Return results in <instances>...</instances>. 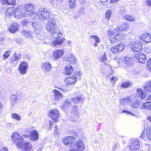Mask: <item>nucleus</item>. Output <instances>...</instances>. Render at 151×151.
I'll return each mask as SVG.
<instances>
[{
    "label": "nucleus",
    "instance_id": "1a4fd4ad",
    "mask_svg": "<svg viewBox=\"0 0 151 151\" xmlns=\"http://www.w3.org/2000/svg\"><path fill=\"white\" fill-rule=\"evenodd\" d=\"M146 136L145 137V132L144 131L140 137L145 140H146V138H147V140H151V126L150 125L148 126L146 129Z\"/></svg>",
    "mask_w": 151,
    "mask_h": 151
},
{
    "label": "nucleus",
    "instance_id": "f8f14e48",
    "mask_svg": "<svg viewBox=\"0 0 151 151\" xmlns=\"http://www.w3.org/2000/svg\"><path fill=\"white\" fill-rule=\"evenodd\" d=\"M19 147L21 151H32V145L31 143L26 142L22 144Z\"/></svg>",
    "mask_w": 151,
    "mask_h": 151
},
{
    "label": "nucleus",
    "instance_id": "58836bf2",
    "mask_svg": "<svg viewBox=\"0 0 151 151\" xmlns=\"http://www.w3.org/2000/svg\"><path fill=\"white\" fill-rule=\"evenodd\" d=\"M71 99H68L63 102V106L64 107H66L71 105Z\"/></svg>",
    "mask_w": 151,
    "mask_h": 151
},
{
    "label": "nucleus",
    "instance_id": "0eeeda50",
    "mask_svg": "<svg viewBox=\"0 0 151 151\" xmlns=\"http://www.w3.org/2000/svg\"><path fill=\"white\" fill-rule=\"evenodd\" d=\"M14 17L16 18H20L22 17H27L29 14L25 10H23L22 7H19L16 9Z\"/></svg>",
    "mask_w": 151,
    "mask_h": 151
},
{
    "label": "nucleus",
    "instance_id": "9b49d317",
    "mask_svg": "<svg viewBox=\"0 0 151 151\" xmlns=\"http://www.w3.org/2000/svg\"><path fill=\"white\" fill-rule=\"evenodd\" d=\"M49 116L55 122H57L59 118V113L58 110L54 109L49 112Z\"/></svg>",
    "mask_w": 151,
    "mask_h": 151
},
{
    "label": "nucleus",
    "instance_id": "2eb2a0df",
    "mask_svg": "<svg viewBox=\"0 0 151 151\" xmlns=\"http://www.w3.org/2000/svg\"><path fill=\"white\" fill-rule=\"evenodd\" d=\"M137 61L142 63H144L146 61V58L145 55L142 53L137 54L135 55Z\"/></svg>",
    "mask_w": 151,
    "mask_h": 151
},
{
    "label": "nucleus",
    "instance_id": "13d9d810",
    "mask_svg": "<svg viewBox=\"0 0 151 151\" xmlns=\"http://www.w3.org/2000/svg\"><path fill=\"white\" fill-rule=\"evenodd\" d=\"M5 40V38L3 34H0V42L4 41Z\"/></svg>",
    "mask_w": 151,
    "mask_h": 151
},
{
    "label": "nucleus",
    "instance_id": "09e8293b",
    "mask_svg": "<svg viewBox=\"0 0 151 151\" xmlns=\"http://www.w3.org/2000/svg\"><path fill=\"white\" fill-rule=\"evenodd\" d=\"M90 37L94 39L96 42L99 43L100 41V39L97 36L92 35L90 36Z\"/></svg>",
    "mask_w": 151,
    "mask_h": 151
},
{
    "label": "nucleus",
    "instance_id": "338daca9",
    "mask_svg": "<svg viewBox=\"0 0 151 151\" xmlns=\"http://www.w3.org/2000/svg\"><path fill=\"white\" fill-rule=\"evenodd\" d=\"M57 88L62 91H63L65 90V89L63 87H58Z\"/></svg>",
    "mask_w": 151,
    "mask_h": 151
},
{
    "label": "nucleus",
    "instance_id": "bf43d9fd",
    "mask_svg": "<svg viewBox=\"0 0 151 151\" xmlns=\"http://www.w3.org/2000/svg\"><path fill=\"white\" fill-rule=\"evenodd\" d=\"M75 2L73 3H70V8L72 9H73L74 8L75 6Z\"/></svg>",
    "mask_w": 151,
    "mask_h": 151
},
{
    "label": "nucleus",
    "instance_id": "423d86ee",
    "mask_svg": "<svg viewBox=\"0 0 151 151\" xmlns=\"http://www.w3.org/2000/svg\"><path fill=\"white\" fill-rule=\"evenodd\" d=\"M84 145L83 141L79 140L76 142L70 151H82L84 150Z\"/></svg>",
    "mask_w": 151,
    "mask_h": 151
},
{
    "label": "nucleus",
    "instance_id": "cd10ccee",
    "mask_svg": "<svg viewBox=\"0 0 151 151\" xmlns=\"http://www.w3.org/2000/svg\"><path fill=\"white\" fill-rule=\"evenodd\" d=\"M73 70L72 66L70 65H68L65 67L64 73L66 75H70L73 73Z\"/></svg>",
    "mask_w": 151,
    "mask_h": 151
},
{
    "label": "nucleus",
    "instance_id": "4c0bfd02",
    "mask_svg": "<svg viewBox=\"0 0 151 151\" xmlns=\"http://www.w3.org/2000/svg\"><path fill=\"white\" fill-rule=\"evenodd\" d=\"M132 86V84L130 82L128 81L127 82H123L121 85L122 88H128Z\"/></svg>",
    "mask_w": 151,
    "mask_h": 151
},
{
    "label": "nucleus",
    "instance_id": "c85d7f7f",
    "mask_svg": "<svg viewBox=\"0 0 151 151\" xmlns=\"http://www.w3.org/2000/svg\"><path fill=\"white\" fill-rule=\"evenodd\" d=\"M63 54V51L62 50H55L53 52V57L55 59L57 60L61 57Z\"/></svg>",
    "mask_w": 151,
    "mask_h": 151
},
{
    "label": "nucleus",
    "instance_id": "4468645a",
    "mask_svg": "<svg viewBox=\"0 0 151 151\" xmlns=\"http://www.w3.org/2000/svg\"><path fill=\"white\" fill-rule=\"evenodd\" d=\"M27 68L28 66L27 62L24 61L21 62L19 68L20 73L22 75L25 74Z\"/></svg>",
    "mask_w": 151,
    "mask_h": 151
},
{
    "label": "nucleus",
    "instance_id": "052dcab7",
    "mask_svg": "<svg viewBox=\"0 0 151 151\" xmlns=\"http://www.w3.org/2000/svg\"><path fill=\"white\" fill-rule=\"evenodd\" d=\"M116 60H117V62H116L117 63H118V66H119V65H118L119 64H120V63L121 62V61H122L121 59L119 58H116V59L115 61L116 62Z\"/></svg>",
    "mask_w": 151,
    "mask_h": 151
},
{
    "label": "nucleus",
    "instance_id": "a878e982",
    "mask_svg": "<svg viewBox=\"0 0 151 151\" xmlns=\"http://www.w3.org/2000/svg\"><path fill=\"white\" fill-rule=\"evenodd\" d=\"M30 138L31 140L36 141L38 138V133L36 130L31 131L30 132Z\"/></svg>",
    "mask_w": 151,
    "mask_h": 151
},
{
    "label": "nucleus",
    "instance_id": "f3484780",
    "mask_svg": "<svg viewBox=\"0 0 151 151\" xmlns=\"http://www.w3.org/2000/svg\"><path fill=\"white\" fill-rule=\"evenodd\" d=\"M140 142L137 139L134 140L129 145V147L132 150H138L140 146Z\"/></svg>",
    "mask_w": 151,
    "mask_h": 151
},
{
    "label": "nucleus",
    "instance_id": "f704fd0d",
    "mask_svg": "<svg viewBox=\"0 0 151 151\" xmlns=\"http://www.w3.org/2000/svg\"><path fill=\"white\" fill-rule=\"evenodd\" d=\"M2 3L7 5H14L16 2L15 0H1Z\"/></svg>",
    "mask_w": 151,
    "mask_h": 151
},
{
    "label": "nucleus",
    "instance_id": "a19ab883",
    "mask_svg": "<svg viewBox=\"0 0 151 151\" xmlns=\"http://www.w3.org/2000/svg\"><path fill=\"white\" fill-rule=\"evenodd\" d=\"M115 31L113 30H108L107 32V34L110 37H113L114 36H115L116 35H118V34H115Z\"/></svg>",
    "mask_w": 151,
    "mask_h": 151
},
{
    "label": "nucleus",
    "instance_id": "f257e3e1",
    "mask_svg": "<svg viewBox=\"0 0 151 151\" xmlns=\"http://www.w3.org/2000/svg\"><path fill=\"white\" fill-rule=\"evenodd\" d=\"M57 27L56 24L55 20L53 19H50L46 26L47 31L51 34L52 38L57 39L61 37L62 33L60 31L57 29Z\"/></svg>",
    "mask_w": 151,
    "mask_h": 151
},
{
    "label": "nucleus",
    "instance_id": "7ed1b4c3",
    "mask_svg": "<svg viewBox=\"0 0 151 151\" xmlns=\"http://www.w3.org/2000/svg\"><path fill=\"white\" fill-rule=\"evenodd\" d=\"M12 139L14 143L18 147H20L21 143L24 141L23 137L21 136L17 132L13 133L12 136Z\"/></svg>",
    "mask_w": 151,
    "mask_h": 151
},
{
    "label": "nucleus",
    "instance_id": "e433bc0d",
    "mask_svg": "<svg viewBox=\"0 0 151 151\" xmlns=\"http://www.w3.org/2000/svg\"><path fill=\"white\" fill-rule=\"evenodd\" d=\"M72 113L78 118L79 116V110L77 107L75 106L73 107Z\"/></svg>",
    "mask_w": 151,
    "mask_h": 151
},
{
    "label": "nucleus",
    "instance_id": "ddd939ff",
    "mask_svg": "<svg viewBox=\"0 0 151 151\" xmlns=\"http://www.w3.org/2000/svg\"><path fill=\"white\" fill-rule=\"evenodd\" d=\"M142 45L141 42L137 41L133 43L131 48L133 51L138 52L140 51L141 49Z\"/></svg>",
    "mask_w": 151,
    "mask_h": 151
},
{
    "label": "nucleus",
    "instance_id": "ea45409f",
    "mask_svg": "<svg viewBox=\"0 0 151 151\" xmlns=\"http://www.w3.org/2000/svg\"><path fill=\"white\" fill-rule=\"evenodd\" d=\"M123 60L124 63L128 65L131 64L132 61V59L129 57L124 58Z\"/></svg>",
    "mask_w": 151,
    "mask_h": 151
},
{
    "label": "nucleus",
    "instance_id": "bb28decb",
    "mask_svg": "<svg viewBox=\"0 0 151 151\" xmlns=\"http://www.w3.org/2000/svg\"><path fill=\"white\" fill-rule=\"evenodd\" d=\"M21 32L22 35L27 38L30 39L32 37V33L28 30L22 29L21 30Z\"/></svg>",
    "mask_w": 151,
    "mask_h": 151
},
{
    "label": "nucleus",
    "instance_id": "c756f323",
    "mask_svg": "<svg viewBox=\"0 0 151 151\" xmlns=\"http://www.w3.org/2000/svg\"><path fill=\"white\" fill-rule=\"evenodd\" d=\"M65 40L64 38H62L60 39L54 41L52 42L53 46L58 47Z\"/></svg>",
    "mask_w": 151,
    "mask_h": 151
},
{
    "label": "nucleus",
    "instance_id": "4d7b16f0",
    "mask_svg": "<svg viewBox=\"0 0 151 151\" xmlns=\"http://www.w3.org/2000/svg\"><path fill=\"white\" fill-rule=\"evenodd\" d=\"M145 1L146 5L149 7L151 6V0H146Z\"/></svg>",
    "mask_w": 151,
    "mask_h": 151
},
{
    "label": "nucleus",
    "instance_id": "79ce46f5",
    "mask_svg": "<svg viewBox=\"0 0 151 151\" xmlns=\"http://www.w3.org/2000/svg\"><path fill=\"white\" fill-rule=\"evenodd\" d=\"M11 51L8 50L6 51L4 54L2 58L3 59H4L5 58H8L9 56L11 55Z\"/></svg>",
    "mask_w": 151,
    "mask_h": 151
},
{
    "label": "nucleus",
    "instance_id": "393cba45",
    "mask_svg": "<svg viewBox=\"0 0 151 151\" xmlns=\"http://www.w3.org/2000/svg\"><path fill=\"white\" fill-rule=\"evenodd\" d=\"M141 39L147 42L151 41V35L148 33H143L140 36Z\"/></svg>",
    "mask_w": 151,
    "mask_h": 151
},
{
    "label": "nucleus",
    "instance_id": "5701e85b",
    "mask_svg": "<svg viewBox=\"0 0 151 151\" xmlns=\"http://www.w3.org/2000/svg\"><path fill=\"white\" fill-rule=\"evenodd\" d=\"M55 96L54 100L55 101H61L62 99L63 96L61 93L59 91L55 89L53 91Z\"/></svg>",
    "mask_w": 151,
    "mask_h": 151
},
{
    "label": "nucleus",
    "instance_id": "6e6d98bb",
    "mask_svg": "<svg viewBox=\"0 0 151 151\" xmlns=\"http://www.w3.org/2000/svg\"><path fill=\"white\" fill-rule=\"evenodd\" d=\"M122 25V27H123L124 31H125L126 30H127L129 28V25L128 24H123Z\"/></svg>",
    "mask_w": 151,
    "mask_h": 151
},
{
    "label": "nucleus",
    "instance_id": "b1692460",
    "mask_svg": "<svg viewBox=\"0 0 151 151\" xmlns=\"http://www.w3.org/2000/svg\"><path fill=\"white\" fill-rule=\"evenodd\" d=\"M15 9L13 7L8 8L5 12L6 16L9 17L14 15Z\"/></svg>",
    "mask_w": 151,
    "mask_h": 151
},
{
    "label": "nucleus",
    "instance_id": "3c124183",
    "mask_svg": "<svg viewBox=\"0 0 151 151\" xmlns=\"http://www.w3.org/2000/svg\"><path fill=\"white\" fill-rule=\"evenodd\" d=\"M29 14L28 16L30 17V18L34 20L36 18V13L32 12L30 14Z\"/></svg>",
    "mask_w": 151,
    "mask_h": 151
},
{
    "label": "nucleus",
    "instance_id": "a211bd4d",
    "mask_svg": "<svg viewBox=\"0 0 151 151\" xmlns=\"http://www.w3.org/2000/svg\"><path fill=\"white\" fill-rule=\"evenodd\" d=\"M65 60L73 64H76L77 63L76 57L73 54L71 55H67L64 57Z\"/></svg>",
    "mask_w": 151,
    "mask_h": 151
},
{
    "label": "nucleus",
    "instance_id": "774afa93",
    "mask_svg": "<svg viewBox=\"0 0 151 151\" xmlns=\"http://www.w3.org/2000/svg\"><path fill=\"white\" fill-rule=\"evenodd\" d=\"M147 70H149L151 72V66H147Z\"/></svg>",
    "mask_w": 151,
    "mask_h": 151
},
{
    "label": "nucleus",
    "instance_id": "473e14b6",
    "mask_svg": "<svg viewBox=\"0 0 151 151\" xmlns=\"http://www.w3.org/2000/svg\"><path fill=\"white\" fill-rule=\"evenodd\" d=\"M137 93L138 95L142 99H144L146 96L147 94L146 92H144L141 89H137Z\"/></svg>",
    "mask_w": 151,
    "mask_h": 151
},
{
    "label": "nucleus",
    "instance_id": "6e6552de",
    "mask_svg": "<svg viewBox=\"0 0 151 151\" xmlns=\"http://www.w3.org/2000/svg\"><path fill=\"white\" fill-rule=\"evenodd\" d=\"M125 47V45L124 43H121L113 46L110 49V51L113 53L116 54L118 52L123 51Z\"/></svg>",
    "mask_w": 151,
    "mask_h": 151
},
{
    "label": "nucleus",
    "instance_id": "c03bdc74",
    "mask_svg": "<svg viewBox=\"0 0 151 151\" xmlns=\"http://www.w3.org/2000/svg\"><path fill=\"white\" fill-rule=\"evenodd\" d=\"M11 116L12 118L17 120H20L21 119L20 116L16 113H14L12 114Z\"/></svg>",
    "mask_w": 151,
    "mask_h": 151
},
{
    "label": "nucleus",
    "instance_id": "0e129e2a",
    "mask_svg": "<svg viewBox=\"0 0 151 151\" xmlns=\"http://www.w3.org/2000/svg\"><path fill=\"white\" fill-rule=\"evenodd\" d=\"M146 100H151V95H149L146 99Z\"/></svg>",
    "mask_w": 151,
    "mask_h": 151
},
{
    "label": "nucleus",
    "instance_id": "a18cd8bd",
    "mask_svg": "<svg viewBox=\"0 0 151 151\" xmlns=\"http://www.w3.org/2000/svg\"><path fill=\"white\" fill-rule=\"evenodd\" d=\"M119 39H118L117 36H114L113 37H111L110 38V41L113 44L115 42H116L118 41Z\"/></svg>",
    "mask_w": 151,
    "mask_h": 151
},
{
    "label": "nucleus",
    "instance_id": "864d4df0",
    "mask_svg": "<svg viewBox=\"0 0 151 151\" xmlns=\"http://www.w3.org/2000/svg\"><path fill=\"white\" fill-rule=\"evenodd\" d=\"M122 113H125L128 115H134V114H133L131 111H130L123 110L122 111Z\"/></svg>",
    "mask_w": 151,
    "mask_h": 151
},
{
    "label": "nucleus",
    "instance_id": "6ab92c4d",
    "mask_svg": "<svg viewBox=\"0 0 151 151\" xmlns=\"http://www.w3.org/2000/svg\"><path fill=\"white\" fill-rule=\"evenodd\" d=\"M42 70L45 72H48L50 70L52 69V66L49 62L43 63L41 65Z\"/></svg>",
    "mask_w": 151,
    "mask_h": 151
},
{
    "label": "nucleus",
    "instance_id": "4be33fe9",
    "mask_svg": "<svg viewBox=\"0 0 151 151\" xmlns=\"http://www.w3.org/2000/svg\"><path fill=\"white\" fill-rule=\"evenodd\" d=\"M73 96L74 97L72 98L71 100L74 104H77L83 101V100L80 95H76V94L75 93L73 94Z\"/></svg>",
    "mask_w": 151,
    "mask_h": 151
},
{
    "label": "nucleus",
    "instance_id": "69168bd1",
    "mask_svg": "<svg viewBox=\"0 0 151 151\" xmlns=\"http://www.w3.org/2000/svg\"><path fill=\"white\" fill-rule=\"evenodd\" d=\"M57 125H55L54 127V132H55V133H57Z\"/></svg>",
    "mask_w": 151,
    "mask_h": 151
},
{
    "label": "nucleus",
    "instance_id": "72a5a7b5",
    "mask_svg": "<svg viewBox=\"0 0 151 151\" xmlns=\"http://www.w3.org/2000/svg\"><path fill=\"white\" fill-rule=\"evenodd\" d=\"M144 89L148 92H151V80L148 81L145 84Z\"/></svg>",
    "mask_w": 151,
    "mask_h": 151
},
{
    "label": "nucleus",
    "instance_id": "20e7f679",
    "mask_svg": "<svg viewBox=\"0 0 151 151\" xmlns=\"http://www.w3.org/2000/svg\"><path fill=\"white\" fill-rule=\"evenodd\" d=\"M37 15L39 19L42 21L45 20H48L50 16L49 12L46 9H42L37 13Z\"/></svg>",
    "mask_w": 151,
    "mask_h": 151
},
{
    "label": "nucleus",
    "instance_id": "7c9ffc66",
    "mask_svg": "<svg viewBox=\"0 0 151 151\" xmlns=\"http://www.w3.org/2000/svg\"><path fill=\"white\" fill-rule=\"evenodd\" d=\"M123 19L130 22H134L135 18L134 16L129 14H125L122 17Z\"/></svg>",
    "mask_w": 151,
    "mask_h": 151
},
{
    "label": "nucleus",
    "instance_id": "de8ad7c7",
    "mask_svg": "<svg viewBox=\"0 0 151 151\" xmlns=\"http://www.w3.org/2000/svg\"><path fill=\"white\" fill-rule=\"evenodd\" d=\"M117 78L116 76H113L111 77L110 78L109 80L112 84H114L116 81H117Z\"/></svg>",
    "mask_w": 151,
    "mask_h": 151
},
{
    "label": "nucleus",
    "instance_id": "2f4dec72",
    "mask_svg": "<svg viewBox=\"0 0 151 151\" xmlns=\"http://www.w3.org/2000/svg\"><path fill=\"white\" fill-rule=\"evenodd\" d=\"M34 6L33 4H27L25 5V8L24 7L22 8L24 10L27 12H30L32 11L34 9Z\"/></svg>",
    "mask_w": 151,
    "mask_h": 151
},
{
    "label": "nucleus",
    "instance_id": "f03ea898",
    "mask_svg": "<svg viewBox=\"0 0 151 151\" xmlns=\"http://www.w3.org/2000/svg\"><path fill=\"white\" fill-rule=\"evenodd\" d=\"M146 109H148L151 110V102L146 101L143 104L141 101L137 100L134 102L132 104L131 106L134 108H141L142 106Z\"/></svg>",
    "mask_w": 151,
    "mask_h": 151
},
{
    "label": "nucleus",
    "instance_id": "412c9836",
    "mask_svg": "<svg viewBox=\"0 0 151 151\" xmlns=\"http://www.w3.org/2000/svg\"><path fill=\"white\" fill-rule=\"evenodd\" d=\"M19 27V25L17 23H14L10 25L9 28V31L12 33H14L17 31Z\"/></svg>",
    "mask_w": 151,
    "mask_h": 151
},
{
    "label": "nucleus",
    "instance_id": "dca6fc26",
    "mask_svg": "<svg viewBox=\"0 0 151 151\" xmlns=\"http://www.w3.org/2000/svg\"><path fill=\"white\" fill-rule=\"evenodd\" d=\"M77 75L75 74L71 77L66 78L65 81L66 82V83L67 85H70L75 83L77 80Z\"/></svg>",
    "mask_w": 151,
    "mask_h": 151
},
{
    "label": "nucleus",
    "instance_id": "aec40b11",
    "mask_svg": "<svg viewBox=\"0 0 151 151\" xmlns=\"http://www.w3.org/2000/svg\"><path fill=\"white\" fill-rule=\"evenodd\" d=\"M132 99L131 97L126 96L123 99H121L120 100V103L121 105H127L131 103V100Z\"/></svg>",
    "mask_w": 151,
    "mask_h": 151
},
{
    "label": "nucleus",
    "instance_id": "c9c22d12",
    "mask_svg": "<svg viewBox=\"0 0 151 151\" xmlns=\"http://www.w3.org/2000/svg\"><path fill=\"white\" fill-rule=\"evenodd\" d=\"M18 97L16 94L12 95L10 97V100L13 105L15 104L17 101Z\"/></svg>",
    "mask_w": 151,
    "mask_h": 151
},
{
    "label": "nucleus",
    "instance_id": "680f3d73",
    "mask_svg": "<svg viewBox=\"0 0 151 151\" xmlns=\"http://www.w3.org/2000/svg\"><path fill=\"white\" fill-rule=\"evenodd\" d=\"M147 66H151V58L149 59L148 60L147 62Z\"/></svg>",
    "mask_w": 151,
    "mask_h": 151
},
{
    "label": "nucleus",
    "instance_id": "8fccbe9b",
    "mask_svg": "<svg viewBox=\"0 0 151 151\" xmlns=\"http://www.w3.org/2000/svg\"><path fill=\"white\" fill-rule=\"evenodd\" d=\"M22 24L23 26H25L27 25L29 23V20L28 19H24L22 20Z\"/></svg>",
    "mask_w": 151,
    "mask_h": 151
},
{
    "label": "nucleus",
    "instance_id": "37998d69",
    "mask_svg": "<svg viewBox=\"0 0 151 151\" xmlns=\"http://www.w3.org/2000/svg\"><path fill=\"white\" fill-rule=\"evenodd\" d=\"M112 11L111 10H109L107 11L106 13V19H107L108 20H109L111 17L112 14Z\"/></svg>",
    "mask_w": 151,
    "mask_h": 151
},
{
    "label": "nucleus",
    "instance_id": "603ef678",
    "mask_svg": "<svg viewBox=\"0 0 151 151\" xmlns=\"http://www.w3.org/2000/svg\"><path fill=\"white\" fill-rule=\"evenodd\" d=\"M123 27H122V25L118 27L115 28L114 29V31L117 32H120V31H124V29H123Z\"/></svg>",
    "mask_w": 151,
    "mask_h": 151
},
{
    "label": "nucleus",
    "instance_id": "e2e57ef3",
    "mask_svg": "<svg viewBox=\"0 0 151 151\" xmlns=\"http://www.w3.org/2000/svg\"><path fill=\"white\" fill-rule=\"evenodd\" d=\"M1 151H8V150L7 148L4 147L1 149Z\"/></svg>",
    "mask_w": 151,
    "mask_h": 151
},
{
    "label": "nucleus",
    "instance_id": "5fc2aeb1",
    "mask_svg": "<svg viewBox=\"0 0 151 151\" xmlns=\"http://www.w3.org/2000/svg\"><path fill=\"white\" fill-rule=\"evenodd\" d=\"M31 24L34 27V28L37 27L39 25L38 22H30Z\"/></svg>",
    "mask_w": 151,
    "mask_h": 151
},
{
    "label": "nucleus",
    "instance_id": "9d476101",
    "mask_svg": "<svg viewBox=\"0 0 151 151\" xmlns=\"http://www.w3.org/2000/svg\"><path fill=\"white\" fill-rule=\"evenodd\" d=\"M76 141V139L74 137L68 136L65 137L63 140V142L65 145L68 147L71 146Z\"/></svg>",
    "mask_w": 151,
    "mask_h": 151
},
{
    "label": "nucleus",
    "instance_id": "39448f33",
    "mask_svg": "<svg viewBox=\"0 0 151 151\" xmlns=\"http://www.w3.org/2000/svg\"><path fill=\"white\" fill-rule=\"evenodd\" d=\"M21 53H17L16 51L14 52L13 55L10 57V63L12 66H15L17 64L19 60L21 58Z\"/></svg>",
    "mask_w": 151,
    "mask_h": 151
},
{
    "label": "nucleus",
    "instance_id": "49530a36",
    "mask_svg": "<svg viewBox=\"0 0 151 151\" xmlns=\"http://www.w3.org/2000/svg\"><path fill=\"white\" fill-rule=\"evenodd\" d=\"M100 60L102 63H105L107 61V58L106 53H104L102 57L100 58Z\"/></svg>",
    "mask_w": 151,
    "mask_h": 151
}]
</instances>
